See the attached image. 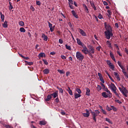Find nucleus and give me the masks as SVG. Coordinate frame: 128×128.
Here are the masks:
<instances>
[{
    "label": "nucleus",
    "mask_w": 128,
    "mask_h": 128,
    "mask_svg": "<svg viewBox=\"0 0 128 128\" xmlns=\"http://www.w3.org/2000/svg\"><path fill=\"white\" fill-rule=\"evenodd\" d=\"M106 44L109 48L112 49V42L109 40H107Z\"/></svg>",
    "instance_id": "obj_14"
},
{
    "label": "nucleus",
    "mask_w": 128,
    "mask_h": 128,
    "mask_svg": "<svg viewBox=\"0 0 128 128\" xmlns=\"http://www.w3.org/2000/svg\"><path fill=\"white\" fill-rule=\"evenodd\" d=\"M100 80L102 84H104V78L102 77H101V78H100Z\"/></svg>",
    "instance_id": "obj_49"
},
{
    "label": "nucleus",
    "mask_w": 128,
    "mask_h": 128,
    "mask_svg": "<svg viewBox=\"0 0 128 128\" xmlns=\"http://www.w3.org/2000/svg\"><path fill=\"white\" fill-rule=\"evenodd\" d=\"M58 42H59V43L61 44H63V42H64V41L62 40V38L59 39Z\"/></svg>",
    "instance_id": "obj_55"
},
{
    "label": "nucleus",
    "mask_w": 128,
    "mask_h": 128,
    "mask_svg": "<svg viewBox=\"0 0 128 128\" xmlns=\"http://www.w3.org/2000/svg\"><path fill=\"white\" fill-rule=\"evenodd\" d=\"M55 102H60V99L58 98H57L55 99Z\"/></svg>",
    "instance_id": "obj_58"
},
{
    "label": "nucleus",
    "mask_w": 128,
    "mask_h": 128,
    "mask_svg": "<svg viewBox=\"0 0 128 128\" xmlns=\"http://www.w3.org/2000/svg\"><path fill=\"white\" fill-rule=\"evenodd\" d=\"M52 95H48L47 96L46 98L45 99V102H50V100H52Z\"/></svg>",
    "instance_id": "obj_24"
},
{
    "label": "nucleus",
    "mask_w": 128,
    "mask_h": 128,
    "mask_svg": "<svg viewBox=\"0 0 128 128\" xmlns=\"http://www.w3.org/2000/svg\"><path fill=\"white\" fill-rule=\"evenodd\" d=\"M104 28L106 30V32H112V26H110V24H108L105 22L104 23Z\"/></svg>",
    "instance_id": "obj_4"
},
{
    "label": "nucleus",
    "mask_w": 128,
    "mask_h": 128,
    "mask_svg": "<svg viewBox=\"0 0 128 128\" xmlns=\"http://www.w3.org/2000/svg\"><path fill=\"white\" fill-rule=\"evenodd\" d=\"M106 110H107L108 112H110V110H112V107L110 108V107L108 106H107L106 107Z\"/></svg>",
    "instance_id": "obj_44"
},
{
    "label": "nucleus",
    "mask_w": 128,
    "mask_h": 128,
    "mask_svg": "<svg viewBox=\"0 0 128 128\" xmlns=\"http://www.w3.org/2000/svg\"><path fill=\"white\" fill-rule=\"evenodd\" d=\"M108 96H110V94H106V92H102V96L105 98H108Z\"/></svg>",
    "instance_id": "obj_17"
},
{
    "label": "nucleus",
    "mask_w": 128,
    "mask_h": 128,
    "mask_svg": "<svg viewBox=\"0 0 128 128\" xmlns=\"http://www.w3.org/2000/svg\"><path fill=\"white\" fill-rule=\"evenodd\" d=\"M76 58L78 60H80L82 62L84 58V56L82 54H81L80 52H76Z\"/></svg>",
    "instance_id": "obj_1"
},
{
    "label": "nucleus",
    "mask_w": 128,
    "mask_h": 128,
    "mask_svg": "<svg viewBox=\"0 0 128 128\" xmlns=\"http://www.w3.org/2000/svg\"><path fill=\"white\" fill-rule=\"evenodd\" d=\"M114 94H116V96H117L119 97L120 96L118 95V92H116V90H114L113 91Z\"/></svg>",
    "instance_id": "obj_53"
},
{
    "label": "nucleus",
    "mask_w": 128,
    "mask_h": 128,
    "mask_svg": "<svg viewBox=\"0 0 128 128\" xmlns=\"http://www.w3.org/2000/svg\"><path fill=\"white\" fill-rule=\"evenodd\" d=\"M69 6L71 10H74V6L72 4H71L70 3H68Z\"/></svg>",
    "instance_id": "obj_47"
},
{
    "label": "nucleus",
    "mask_w": 128,
    "mask_h": 128,
    "mask_svg": "<svg viewBox=\"0 0 128 128\" xmlns=\"http://www.w3.org/2000/svg\"><path fill=\"white\" fill-rule=\"evenodd\" d=\"M42 61L44 62V64L48 65V61L46 60H42Z\"/></svg>",
    "instance_id": "obj_48"
},
{
    "label": "nucleus",
    "mask_w": 128,
    "mask_h": 128,
    "mask_svg": "<svg viewBox=\"0 0 128 128\" xmlns=\"http://www.w3.org/2000/svg\"><path fill=\"white\" fill-rule=\"evenodd\" d=\"M110 108H112V110L114 112H116L118 110V109H116V108L114 106H111Z\"/></svg>",
    "instance_id": "obj_33"
},
{
    "label": "nucleus",
    "mask_w": 128,
    "mask_h": 128,
    "mask_svg": "<svg viewBox=\"0 0 128 128\" xmlns=\"http://www.w3.org/2000/svg\"><path fill=\"white\" fill-rule=\"evenodd\" d=\"M48 26L50 28V30L52 32H54V28L56 26H53L52 27V24L50 22L48 21Z\"/></svg>",
    "instance_id": "obj_8"
},
{
    "label": "nucleus",
    "mask_w": 128,
    "mask_h": 128,
    "mask_svg": "<svg viewBox=\"0 0 128 128\" xmlns=\"http://www.w3.org/2000/svg\"><path fill=\"white\" fill-rule=\"evenodd\" d=\"M110 56L112 60H114V62H116V58H114V54H112V52H110Z\"/></svg>",
    "instance_id": "obj_18"
},
{
    "label": "nucleus",
    "mask_w": 128,
    "mask_h": 128,
    "mask_svg": "<svg viewBox=\"0 0 128 128\" xmlns=\"http://www.w3.org/2000/svg\"><path fill=\"white\" fill-rule=\"evenodd\" d=\"M83 6L86 12H87V14H88L90 12L88 11V6H86V5L85 4H84Z\"/></svg>",
    "instance_id": "obj_29"
},
{
    "label": "nucleus",
    "mask_w": 128,
    "mask_h": 128,
    "mask_svg": "<svg viewBox=\"0 0 128 128\" xmlns=\"http://www.w3.org/2000/svg\"><path fill=\"white\" fill-rule=\"evenodd\" d=\"M12 8H14V6H12V5H10L9 6V10H12Z\"/></svg>",
    "instance_id": "obj_59"
},
{
    "label": "nucleus",
    "mask_w": 128,
    "mask_h": 128,
    "mask_svg": "<svg viewBox=\"0 0 128 128\" xmlns=\"http://www.w3.org/2000/svg\"><path fill=\"white\" fill-rule=\"evenodd\" d=\"M106 121L108 122L109 124H112V120H110V118H106Z\"/></svg>",
    "instance_id": "obj_35"
},
{
    "label": "nucleus",
    "mask_w": 128,
    "mask_h": 128,
    "mask_svg": "<svg viewBox=\"0 0 128 128\" xmlns=\"http://www.w3.org/2000/svg\"><path fill=\"white\" fill-rule=\"evenodd\" d=\"M36 4L37 6H40L42 4V2H40V1L36 0Z\"/></svg>",
    "instance_id": "obj_46"
},
{
    "label": "nucleus",
    "mask_w": 128,
    "mask_h": 128,
    "mask_svg": "<svg viewBox=\"0 0 128 128\" xmlns=\"http://www.w3.org/2000/svg\"><path fill=\"white\" fill-rule=\"evenodd\" d=\"M80 96H82V95H80V94H78L76 92L74 93V98H80Z\"/></svg>",
    "instance_id": "obj_28"
},
{
    "label": "nucleus",
    "mask_w": 128,
    "mask_h": 128,
    "mask_svg": "<svg viewBox=\"0 0 128 128\" xmlns=\"http://www.w3.org/2000/svg\"><path fill=\"white\" fill-rule=\"evenodd\" d=\"M114 46H116V50H120V48H118V44H114Z\"/></svg>",
    "instance_id": "obj_51"
},
{
    "label": "nucleus",
    "mask_w": 128,
    "mask_h": 128,
    "mask_svg": "<svg viewBox=\"0 0 128 128\" xmlns=\"http://www.w3.org/2000/svg\"><path fill=\"white\" fill-rule=\"evenodd\" d=\"M20 32H26V29L24 28H20Z\"/></svg>",
    "instance_id": "obj_34"
},
{
    "label": "nucleus",
    "mask_w": 128,
    "mask_h": 128,
    "mask_svg": "<svg viewBox=\"0 0 128 128\" xmlns=\"http://www.w3.org/2000/svg\"><path fill=\"white\" fill-rule=\"evenodd\" d=\"M107 12L108 14V18H110V14H112V11H110V10H108Z\"/></svg>",
    "instance_id": "obj_45"
},
{
    "label": "nucleus",
    "mask_w": 128,
    "mask_h": 128,
    "mask_svg": "<svg viewBox=\"0 0 128 128\" xmlns=\"http://www.w3.org/2000/svg\"><path fill=\"white\" fill-rule=\"evenodd\" d=\"M8 21H5L4 23L2 24L3 28H8Z\"/></svg>",
    "instance_id": "obj_30"
},
{
    "label": "nucleus",
    "mask_w": 128,
    "mask_h": 128,
    "mask_svg": "<svg viewBox=\"0 0 128 128\" xmlns=\"http://www.w3.org/2000/svg\"><path fill=\"white\" fill-rule=\"evenodd\" d=\"M90 114V111L88 110H86V113H82V116L84 118H88Z\"/></svg>",
    "instance_id": "obj_10"
},
{
    "label": "nucleus",
    "mask_w": 128,
    "mask_h": 128,
    "mask_svg": "<svg viewBox=\"0 0 128 128\" xmlns=\"http://www.w3.org/2000/svg\"><path fill=\"white\" fill-rule=\"evenodd\" d=\"M122 73L124 74V76H125L128 78V72H126V71H123Z\"/></svg>",
    "instance_id": "obj_42"
},
{
    "label": "nucleus",
    "mask_w": 128,
    "mask_h": 128,
    "mask_svg": "<svg viewBox=\"0 0 128 128\" xmlns=\"http://www.w3.org/2000/svg\"><path fill=\"white\" fill-rule=\"evenodd\" d=\"M100 108H101V110H102V112L104 114H106V110H104V109H102V106H100Z\"/></svg>",
    "instance_id": "obj_41"
},
{
    "label": "nucleus",
    "mask_w": 128,
    "mask_h": 128,
    "mask_svg": "<svg viewBox=\"0 0 128 128\" xmlns=\"http://www.w3.org/2000/svg\"><path fill=\"white\" fill-rule=\"evenodd\" d=\"M120 68L122 69V72H124L126 70L124 69V67L122 66H121Z\"/></svg>",
    "instance_id": "obj_56"
},
{
    "label": "nucleus",
    "mask_w": 128,
    "mask_h": 128,
    "mask_svg": "<svg viewBox=\"0 0 128 128\" xmlns=\"http://www.w3.org/2000/svg\"><path fill=\"white\" fill-rule=\"evenodd\" d=\"M76 40H77V44L79 46H84V44H82V42L80 41V39L77 38Z\"/></svg>",
    "instance_id": "obj_13"
},
{
    "label": "nucleus",
    "mask_w": 128,
    "mask_h": 128,
    "mask_svg": "<svg viewBox=\"0 0 128 128\" xmlns=\"http://www.w3.org/2000/svg\"><path fill=\"white\" fill-rule=\"evenodd\" d=\"M19 25L20 26H24V22L22 21L19 22Z\"/></svg>",
    "instance_id": "obj_38"
},
{
    "label": "nucleus",
    "mask_w": 128,
    "mask_h": 128,
    "mask_svg": "<svg viewBox=\"0 0 128 128\" xmlns=\"http://www.w3.org/2000/svg\"><path fill=\"white\" fill-rule=\"evenodd\" d=\"M66 48V50H72V48L70 46H68V44L65 45Z\"/></svg>",
    "instance_id": "obj_36"
},
{
    "label": "nucleus",
    "mask_w": 128,
    "mask_h": 128,
    "mask_svg": "<svg viewBox=\"0 0 128 128\" xmlns=\"http://www.w3.org/2000/svg\"><path fill=\"white\" fill-rule=\"evenodd\" d=\"M110 88L112 90V92L114 90H116V85L114 84V83H111V86H110Z\"/></svg>",
    "instance_id": "obj_12"
},
{
    "label": "nucleus",
    "mask_w": 128,
    "mask_h": 128,
    "mask_svg": "<svg viewBox=\"0 0 128 128\" xmlns=\"http://www.w3.org/2000/svg\"><path fill=\"white\" fill-rule=\"evenodd\" d=\"M61 58H62V60H66V56L64 55L61 56Z\"/></svg>",
    "instance_id": "obj_50"
},
{
    "label": "nucleus",
    "mask_w": 128,
    "mask_h": 128,
    "mask_svg": "<svg viewBox=\"0 0 128 128\" xmlns=\"http://www.w3.org/2000/svg\"><path fill=\"white\" fill-rule=\"evenodd\" d=\"M117 54H118V56H122V54H120V50H117Z\"/></svg>",
    "instance_id": "obj_60"
},
{
    "label": "nucleus",
    "mask_w": 128,
    "mask_h": 128,
    "mask_svg": "<svg viewBox=\"0 0 128 128\" xmlns=\"http://www.w3.org/2000/svg\"><path fill=\"white\" fill-rule=\"evenodd\" d=\"M43 72L44 74H50V70L46 68L43 70Z\"/></svg>",
    "instance_id": "obj_26"
},
{
    "label": "nucleus",
    "mask_w": 128,
    "mask_h": 128,
    "mask_svg": "<svg viewBox=\"0 0 128 128\" xmlns=\"http://www.w3.org/2000/svg\"><path fill=\"white\" fill-rule=\"evenodd\" d=\"M98 18H100V20H102V14H99Z\"/></svg>",
    "instance_id": "obj_54"
},
{
    "label": "nucleus",
    "mask_w": 128,
    "mask_h": 128,
    "mask_svg": "<svg viewBox=\"0 0 128 128\" xmlns=\"http://www.w3.org/2000/svg\"><path fill=\"white\" fill-rule=\"evenodd\" d=\"M38 56H40V58H42L43 56H46V54L44 52H41V53L39 54Z\"/></svg>",
    "instance_id": "obj_31"
},
{
    "label": "nucleus",
    "mask_w": 128,
    "mask_h": 128,
    "mask_svg": "<svg viewBox=\"0 0 128 128\" xmlns=\"http://www.w3.org/2000/svg\"><path fill=\"white\" fill-rule=\"evenodd\" d=\"M58 72H60V74H66V72H64V70H58Z\"/></svg>",
    "instance_id": "obj_37"
},
{
    "label": "nucleus",
    "mask_w": 128,
    "mask_h": 128,
    "mask_svg": "<svg viewBox=\"0 0 128 128\" xmlns=\"http://www.w3.org/2000/svg\"><path fill=\"white\" fill-rule=\"evenodd\" d=\"M28 66H32L34 63L32 62H28Z\"/></svg>",
    "instance_id": "obj_63"
},
{
    "label": "nucleus",
    "mask_w": 128,
    "mask_h": 128,
    "mask_svg": "<svg viewBox=\"0 0 128 128\" xmlns=\"http://www.w3.org/2000/svg\"><path fill=\"white\" fill-rule=\"evenodd\" d=\"M97 88H98L97 90L98 92H100V90H102V86H100L98 84L97 85Z\"/></svg>",
    "instance_id": "obj_40"
},
{
    "label": "nucleus",
    "mask_w": 128,
    "mask_h": 128,
    "mask_svg": "<svg viewBox=\"0 0 128 128\" xmlns=\"http://www.w3.org/2000/svg\"><path fill=\"white\" fill-rule=\"evenodd\" d=\"M124 52H125L126 54H128V49H127L126 48L124 49Z\"/></svg>",
    "instance_id": "obj_64"
},
{
    "label": "nucleus",
    "mask_w": 128,
    "mask_h": 128,
    "mask_svg": "<svg viewBox=\"0 0 128 128\" xmlns=\"http://www.w3.org/2000/svg\"><path fill=\"white\" fill-rule=\"evenodd\" d=\"M69 94H70V96H73L74 94H72V90H70V88L68 87V90H67Z\"/></svg>",
    "instance_id": "obj_27"
},
{
    "label": "nucleus",
    "mask_w": 128,
    "mask_h": 128,
    "mask_svg": "<svg viewBox=\"0 0 128 128\" xmlns=\"http://www.w3.org/2000/svg\"><path fill=\"white\" fill-rule=\"evenodd\" d=\"M50 94H51V96H53L54 98H56L58 97V91Z\"/></svg>",
    "instance_id": "obj_23"
},
{
    "label": "nucleus",
    "mask_w": 128,
    "mask_h": 128,
    "mask_svg": "<svg viewBox=\"0 0 128 128\" xmlns=\"http://www.w3.org/2000/svg\"><path fill=\"white\" fill-rule=\"evenodd\" d=\"M125 94H128V90L126 89H125L124 90H123Z\"/></svg>",
    "instance_id": "obj_62"
},
{
    "label": "nucleus",
    "mask_w": 128,
    "mask_h": 128,
    "mask_svg": "<svg viewBox=\"0 0 128 128\" xmlns=\"http://www.w3.org/2000/svg\"><path fill=\"white\" fill-rule=\"evenodd\" d=\"M58 90L60 92H61V94L64 93V90L62 88H60L58 87H57Z\"/></svg>",
    "instance_id": "obj_39"
},
{
    "label": "nucleus",
    "mask_w": 128,
    "mask_h": 128,
    "mask_svg": "<svg viewBox=\"0 0 128 128\" xmlns=\"http://www.w3.org/2000/svg\"><path fill=\"white\" fill-rule=\"evenodd\" d=\"M114 74L115 76V78H117L118 80H120V74L116 72H114Z\"/></svg>",
    "instance_id": "obj_15"
},
{
    "label": "nucleus",
    "mask_w": 128,
    "mask_h": 128,
    "mask_svg": "<svg viewBox=\"0 0 128 128\" xmlns=\"http://www.w3.org/2000/svg\"><path fill=\"white\" fill-rule=\"evenodd\" d=\"M118 90H120V92H122V94H123V96H126V98H128V95L126 94H124V90H122V88L119 87Z\"/></svg>",
    "instance_id": "obj_21"
},
{
    "label": "nucleus",
    "mask_w": 128,
    "mask_h": 128,
    "mask_svg": "<svg viewBox=\"0 0 128 128\" xmlns=\"http://www.w3.org/2000/svg\"><path fill=\"white\" fill-rule=\"evenodd\" d=\"M90 4L91 6L94 8V10H96V6L94 5V2L92 1H90Z\"/></svg>",
    "instance_id": "obj_16"
},
{
    "label": "nucleus",
    "mask_w": 128,
    "mask_h": 128,
    "mask_svg": "<svg viewBox=\"0 0 128 128\" xmlns=\"http://www.w3.org/2000/svg\"><path fill=\"white\" fill-rule=\"evenodd\" d=\"M83 48V49L82 50V52L84 54H88V48H86V46H82Z\"/></svg>",
    "instance_id": "obj_7"
},
{
    "label": "nucleus",
    "mask_w": 128,
    "mask_h": 128,
    "mask_svg": "<svg viewBox=\"0 0 128 128\" xmlns=\"http://www.w3.org/2000/svg\"><path fill=\"white\" fill-rule=\"evenodd\" d=\"M42 38H44V40L45 42H47L48 38V36H46V34H42Z\"/></svg>",
    "instance_id": "obj_20"
},
{
    "label": "nucleus",
    "mask_w": 128,
    "mask_h": 128,
    "mask_svg": "<svg viewBox=\"0 0 128 128\" xmlns=\"http://www.w3.org/2000/svg\"><path fill=\"white\" fill-rule=\"evenodd\" d=\"M100 84L102 86V89L104 90V92H106L112 96V94L110 92V91L108 88H106V86H104V84L102 82H100Z\"/></svg>",
    "instance_id": "obj_3"
},
{
    "label": "nucleus",
    "mask_w": 128,
    "mask_h": 128,
    "mask_svg": "<svg viewBox=\"0 0 128 128\" xmlns=\"http://www.w3.org/2000/svg\"><path fill=\"white\" fill-rule=\"evenodd\" d=\"M88 54H94V46L92 45H89L88 46Z\"/></svg>",
    "instance_id": "obj_5"
},
{
    "label": "nucleus",
    "mask_w": 128,
    "mask_h": 128,
    "mask_svg": "<svg viewBox=\"0 0 128 128\" xmlns=\"http://www.w3.org/2000/svg\"><path fill=\"white\" fill-rule=\"evenodd\" d=\"M90 88H86V96H90Z\"/></svg>",
    "instance_id": "obj_22"
},
{
    "label": "nucleus",
    "mask_w": 128,
    "mask_h": 128,
    "mask_svg": "<svg viewBox=\"0 0 128 128\" xmlns=\"http://www.w3.org/2000/svg\"><path fill=\"white\" fill-rule=\"evenodd\" d=\"M39 124L40 126H46V122L44 120L40 121Z\"/></svg>",
    "instance_id": "obj_25"
},
{
    "label": "nucleus",
    "mask_w": 128,
    "mask_h": 128,
    "mask_svg": "<svg viewBox=\"0 0 128 128\" xmlns=\"http://www.w3.org/2000/svg\"><path fill=\"white\" fill-rule=\"evenodd\" d=\"M106 62L107 64L110 66V68L112 69V70H114V66L112 64V62H110V60H107Z\"/></svg>",
    "instance_id": "obj_9"
},
{
    "label": "nucleus",
    "mask_w": 128,
    "mask_h": 128,
    "mask_svg": "<svg viewBox=\"0 0 128 128\" xmlns=\"http://www.w3.org/2000/svg\"><path fill=\"white\" fill-rule=\"evenodd\" d=\"M72 14L74 17L76 18H78V16L76 14V12L74 10H72Z\"/></svg>",
    "instance_id": "obj_19"
},
{
    "label": "nucleus",
    "mask_w": 128,
    "mask_h": 128,
    "mask_svg": "<svg viewBox=\"0 0 128 128\" xmlns=\"http://www.w3.org/2000/svg\"><path fill=\"white\" fill-rule=\"evenodd\" d=\"M115 102H118V104H122V102H120V100H115Z\"/></svg>",
    "instance_id": "obj_52"
},
{
    "label": "nucleus",
    "mask_w": 128,
    "mask_h": 128,
    "mask_svg": "<svg viewBox=\"0 0 128 128\" xmlns=\"http://www.w3.org/2000/svg\"><path fill=\"white\" fill-rule=\"evenodd\" d=\"M90 110L92 116L93 120L94 122H96V117L98 116V114L96 112H92V110Z\"/></svg>",
    "instance_id": "obj_6"
},
{
    "label": "nucleus",
    "mask_w": 128,
    "mask_h": 128,
    "mask_svg": "<svg viewBox=\"0 0 128 128\" xmlns=\"http://www.w3.org/2000/svg\"><path fill=\"white\" fill-rule=\"evenodd\" d=\"M69 4H74V2L72 1V0H68Z\"/></svg>",
    "instance_id": "obj_57"
},
{
    "label": "nucleus",
    "mask_w": 128,
    "mask_h": 128,
    "mask_svg": "<svg viewBox=\"0 0 128 128\" xmlns=\"http://www.w3.org/2000/svg\"><path fill=\"white\" fill-rule=\"evenodd\" d=\"M76 91L77 92H78V94H82V90H80V88H76Z\"/></svg>",
    "instance_id": "obj_32"
},
{
    "label": "nucleus",
    "mask_w": 128,
    "mask_h": 128,
    "mask_svg": "<svg viewBox=\"0 0 128 128\" xmlns=\"http://www.w3.org/2000/svg\"><path fill=\"white\" fill-rule=\"evenodd\" d=\"M79 32L82 36H86V34L82 29L79 28Z\"/></svg>",
    "instance_id": "obj_11"
},
{
    "label": "nucleus",
    "mask_w": 128,
    "mask_h": 128,
    "mask_svg": "<svg viewBox=\"0 0 128 128\" xmlns=\"http://www.w3.org/2000/svg\"><path fill=\"white\" fill-rule=\"evenodd\" d=\"M0 15L1 20L4 19V15L2 14V12H0Z\"/></svg>",
    "instance_id": "obj_43"
},
{
    "label": "nucleus",
    "mask_w": 128,
    "mask_h": 128,
    "mask_svg": "<svg viewBox=\"0 0 128 128\" xmlns=\"http://www.w3.org/2000/svg\"><path fill=\"white\" fill-rule=\"evenodd\" d=\"M98 76H99V78H102V74H100V72L98 73Z\"/></svg>",
    "instance_id": "obj_61"
},
{
    "label": "nucleus",
    "mask_w": 128,
    "mask_h": 128,
    "mask_svg": "<svg viewBox=\"0 0 128 128\" xmlns=\"http://www.w3.org/2000/svg\"><path fill=\"white\" fill-rule=\"evenodd\" d=\"M105 36L107 40H110V36H114V34L112 32L110 31H105L104 32Z\"/></svg>",
    "instance_id": "obj_2"
}]
</instances>
